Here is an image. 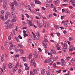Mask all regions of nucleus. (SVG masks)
Here are the masks:
<instances>
[{
	"mask_svg": "<svg viewBox=\"0 0 75 75\" xmlns=\"http://www.w3.org/2000/svg\"><path fill=\"white\" fill-rule=\"evenodd\" d=\"M63 47H64L62 49V50L64 52H65L67 51V48H68V45H67V44L64 43Z\"/></svg>",
	"mask_w": 75,
	"mask_h": 75,
	"instance_id": "1",
	"label": "nucleus"
},
{
	"mask_svg": "<svg viewBox=\"0 0 75 75\" xmlns=\"http://www.w3.org/2000/svg\"><path fill=\"white\" fill-rule=\"evenodd\" d=\"M34 53V57L36 58H40V54H37V53L36 52H35Z\"/></svg>",
	"mask_w": 75,
	"mask_h": 75,
	"instance_id": "2",
	"label": "nucleus"
},
{
	"mask_svg": "<svg viewBox=\"0 0 75 75\" xmlns=\"http://www.w3.org/2000/svg\"><path fill=\"white\" fill-rule=\"evenodd\" d=\"M61 64H62L63 67H64V66H66L67 64H66V62L65 61V60H64L63 59H62L61 60Z\"/></svg>",
	"mask_w": 75,
	"mask_h": 75,
	"instance_id": "3",
	"label": "nucleus"
},
{
	"mask_svg": "<svg viewBox=\"0 0 75 75\" xmlns=\"http://www.w3.org/2000/svg\"><path fill=\"white\" fill-rule=\"evenodd\" d=\"M11 17L13 18H16V15L15 13L13 12H11L10 14Z\"/></svg>",
	"mask_w": 75,
	"mask_h": 75,
	"instance_id": "4",
	"label": "nucleus"
},
{
	"mask_svg": "<svg viewBox=\"0 0 75 75\" xmlns=\"http://www.w3.org/2000/svg\"><path fill=\"white\" fill-rule=\"evenodd\" d=\"M15 5L16 7H18V4L16 1H14L13 3Z\"/></svg>",
	"mask_w": 75,
	"mask_h": 75,
	"instance_id": "5",
	"label": "nucleus"
},
{
	"mask_svg": "<svg viewBox=\"0 0 75 75\" xmlns=\"http://www.w3.org/2000/svg\"><path fill=\"white\" fill-rule=\"evenodd\" d=\"M37 24L39 27V28H41V23L39 21H37Z\"/></svg>",
	"mask_w": 75,
	"mask_h": 75,
	"instance_id": "6",
	"label": "nucleus"
},
{
	"mask_svg": "<svg viewBox=\"0 0 75 75\" xmlns=\"http://www.w3.org/2000/svg\"><path fill=\"white\" fill-rule=\"evenodd\" d=\"M9 12H7L5 15V20H7L8 18V14H9L8 13Z\"/></svg>",
	"mask_w": 75,
	"mask_h": 75,
	"instance_id": "7",
	"label": "nucleus"
},
{
	"mask_svg": "<svg viewBox=\"0 0 75 75\" xmlns=\"http://www.w3.org/2000/svg\"><path fill=\"white\" fill-rule=\"evenodd\" d=\"M35 3L36 4H41V2L40 1H37V0H35Z\"/></svg>",
	"mask_w": 75,
	"mask_h": 75,
	"instance_id": "8",
	"label": "nucleus"
},
{
	"mask_svg": "<svg viewBox=\"0 0 75 75\" xmlns=\"http://www.w3.org/2000/svg\"><path fill=\"white\" fill-rule=\"evenodd\" d=\"M4 56L3 55V54H2V56L1 58V61L3 62L4 61Z\"/></svg>",
	"mask_w": 75,
	"mask_h": 75,
	"instance_id": "9",
	"label": "nucleus"
},
{
	"mask_svg": "<svg viewBox=\"0 0 75 75\" xmlns=\"http://www.w3.org/2000/svg\"><path fill=\"white\" fill-rule=\"evenodd\" d=\"M32 38L33 40H35V41H37V40H39V39H38V38L35 37H33V38Z\"/></svg>",
	"mask_w": 75,
	"mask_h": 75,
	"instance_id": "10",
	"label": "nucleus"
},
{
	"mask_svg": "<svg viewBox=\"0 0 75 75\" xmlns=\"http://www.w3.org/2000/svg\"><path fill=\"white\" fill-rule=\"evenodd\" d=\"M11 2L10 3V6H11V7L12 9V10L13 11H14V5L11 6L10 5Z\"/></svg>",
	"mask_w": 75,
	"mask_h": 75,
	"instance_id": "11",
	"label": "nucleus"
},
{
	"mask_svg": "<svg viewBox=\"0 0 75 75\" xmlns=\"http://www.w3.org/2000/svg\"><path fill=\"white\" fill-rule=\"evenodd\" d=\"M8 67L11 69L12 68V64L11 63H9L8 64Z\"/></svg>",
	"mask_w": 75,
	"mask_h": 75,
	"instance_id": "12",
	"label": "nucleus"
},
{
	"mask_svg": "<svg viewBox=\"0 0 75 75\" xmlns=\"http://www.w3.org/2000/svg\"><path fill=\"white\" fill-rule=\"evenodd\" d=\"M65 12L66 13H67L68 14H69L70 13V11L66 9L65 10Z\"/></svg>",
	"mask_w": 75,
	"mask_h": 75,
	"instance_id": "13",
	"label": "nucleus"
},
{
	"mask_svg": "<svg viewBox=\"0 0 75 75\" xmlns=\"http://www.w3.org/2000/svg\"><path fill=\"white\" fill-rule=\"evenodd\" d=\"M41 74L42 75H44V73H45V69H42V71L41 72Z\"/></svg>",
	"mask_w": 75,
	"mask_h": 75,
	"instance_id": "14",
	"label": "nucleus"
},
{
	"mask_svg": "<svg viewBox=\"0 0 75 75\" xmlns=\"http://www.w3.org/2000/svg\"><path fill=\"white\" fill-rule=\"evenodd\" d=\"M36 35L38 37V38L40 37V34H39V33H38V31L36 32Z\"/></svg>",
	"mask_w": 75,
	"mask_h": 75,
	"instance_id": "15",
	"label": "nucleus"
},
{
	"mask_svg": "<svg viewBox=\"0 0 75 75\" xmlns=\"http://www.w3.org/2000/svg\"><path fill=\"white\" fill-rule=\"evenodd\" d=\"M30 5L32 7H34L35 6V4H34V3L33 2H31L30 3Z\"/></svg>",
	"mask_w": 75,
	"mask_h": 75,
	"instance_id": "16",
	"label": "nucleus"
},
{
	"mask_svg": "<svg viewBox=\"0 0 75 75\" xmlns=\"http://www.w3.org/2000/svg\"><path fill=\"white\" fill-rule=\"evenodd\" d=\"M38 15L39 17H40V18H42V15H41V13H38Z\"/></svg>",
	"mask_w": 75,
	"mask_h": 75,
	"instance_id": "17",
	"label": "nucleus"
},
{
	"mask_svg": "<svg viewBox=\"0 0 75 75\" xmlns=\"http://www.w3.org/2000/svg\"><path fill=\"white\" fill-rule=\"evenodd\" d=\"M15 40H16V41L17 42H20V40H19V39L17 37H15Z\"/></svg>",
	"mask_w": 75,
	"mask_h": 75,
	"instance_id": "18",
	"label": "nucleus"
},
{
	"mask_svg": "<svg viewBox=\"0 0 75 75\" xmlns=\"http://www.w3.org/2000/svg\"><path fill=\"white\" fill-rule=\"evenodd\" d=\"M53 68L55 67L56 68L58 67L57 66V64H55V63L53 64Z\"/></svg>",
	"mask_w": 75,
	"mask_h": 75,
	"instance_id": "19",
	"label": "nucleus"
},
{
	"mask_svg": "<svg viewBox=\"0 0 75 75\" xmlns=\"http://www.w3.org/2000/svg\"><path fill=\"white\" fill-rule=\"evenodd\" d=\"M19 50L20 51V52H21V54H24V51L22 50L21 49H19Z\"/></svg>",
	"mask_w": 75,
	"mask_h": 75,
	"instance_id": "20",
	"label": "nucleus"
},
{
	"mask_svg": "<svg viewBox=\"0 0 75 75\" xmlns=\"http://www.w3.org/2000/svg\"><path fill=\"white\" fill-rule=\"evenodd\" d=\"M58 57H55L54 58H53V61H57Z\"/></svg>",
	"mask_w": 75,
	"mask_h": 75,
	"instance_id": "21",
	"label": "nucleus"
},
{
	"mask_svg": "<svg viewBox=\"0 0 75 75\" xmlns=\"http://www.w3.org/2000/svg\"><path fill=\"white\" fill-rule=\"evenodd\" d=\"M75 61V58H73L72 59L71 62V63H74Z\"/></svg>",
	"mask_w": 75,
	"mask_h": 75,
	"instance_id": "22",
	"label": "nucleus"
},
{
	"mask_svg": "<svg viewBox=\"0 0 75 75\" xmlns=\"http://www.w3.org/2000/svg\"><path fill=\"white\" fill-rule=\"evenodd\" d=\"M10 20L9 19L6 22L4 23V24H7V23H9V22H10Z\"/></svg>",
	"mask_w": 75,
	"mask_h": 75,
	"instance_id": "23",
	"label": "nucleus"
},
{
	"mask_svg": "<svg viewBox=\"0 0 75 75\" xmlns=\"http://www.w3.org/2000/svg\"><path fill=\"white\" fill-rule=\"evenodd\" d=\"M44 47H45V48H47V43H43L42 44Z\"/></svg>",
	"mask_w": 75,
	"mask_h": 75,
	"instance_id": "24",
	"label": "nucleus"
},
{
	"mask_svg": "<svg viewBox=\"0 0 75 75\" xmlns=\"http://www.w3.org/2000/svg\"><path fill=\"white\" fill-rule=\"evenodd\" d=\"M18 47H20V48H23V46H22V45H21V44H18Z\"/></svg>",
	"mask_w": 75,
	"mask_h": 75,
	"instance_id": "25",
	"label": "nucleus"
},
{
	"mask_svg": "<svg viewBox=\"0 0 75 75\" xmlns=\"http://www.w3.org/2000/svg\"><path fill=\"white\" fill-rule=\"evenodd\" d=\"M7 1V0H4L3 2V4H6Z\"/></svg>",
	"mask_w": 75,
	"mask_h": 75,
	"instance_id": "26",
	"label": "nucleus"
},
{
	"mask_svg": "<svg viewBox=\"0 0 75 75\" xmlns=\"http://www.w3.org/2000/svg\"><path fill=\"white\" fill-rule=\"evenodd\" d=\"M16 19H12L11 20V23H14V22H16Z\"/></svg>",
	"mask_w": 75,
	"mask_h": 75,
	"instance_id": "27",
	"label": "nucleus"
},
{
	"mask_svg": "<svg viewBox=\"0 0 75 75\" xmlns=\"http://www.w3.org/2000/svg\"><path fill=\"white\" fill-rule=\"evenodd\" d=\"M54 27H55L56 28H57V29H59V26L58 25H55Z\"/></svg>",
	"mask_w": 75,
	"mask_h": 75,
	"instance_id": "28",
	"label": "nucleus"
},
{
	"mask_svg": "<svg viewBox=\"0 0 75 75\" xmlns=\"http://www.w3.org/2000/svg\"><path fill=\"white\" fill-rule=\"evenodd\" d=\"M11 34L13 35H14L15 34V31L14 30L12 31L11 33Z\"/></svg>",
	"mask_w": 75,
	"mask_h": 75,
	"instance_id": "29",
	"label": "nucleus"
},
{
	"mask_svg": "<svg viewBox=\"0 0 75 75\" xmlns=\"http://www.w3.org/2000/svg\"><path fill=\"white\" fill-rule=\"evenodd\" d=\"M27 8H28V9L30 10L31 11V6H28V7H27Z\"/></svg>",
	"mask_w": 75,
	"mask_h": 75,
	"instance_id": "30",
	"label": "nucleus"
},
{
	"mask_svg": "<svg viewBox=\"0 0 75 75\" xmlns=\"http://www.w3.org/2000/svg\"><path fill=\"white\" fill-rule=\"evenodd\" d=\"M18 65H19V62H18L17 64H16L15 68H17V67H18Z\"/></svg>",
	"mask_w": 75,
	"mask_h": 75,
	"instance_id": "31",
	"label": "nucleus"
},
{
	"mask_svg": "<svg viewBox=\"0 0 75 75\" xmlns=\"http://www.w3.org/2000/svg\"><path fill=\"white\" fill-rule=\"evenodd\" d=\"M0 18L2 20H3L4 19V16L3 15H1L0 16Z\"/></svg>",
	"mask_w": 75,
	"mask_h": 75,
	"instance_id": "32",
	"label": "nucleus"
},
{
	"mask_svg": "<svg viewBox=\"0 0 75 75\" xmlns=\"http://www.w3.org/2000/svg\"><path fill=\"white\" fill-rule=\"evenodd\" d=\"M29 25H30V26H32V25H33V24H32V23L31 21H29Z\"/></svg>",
	"mask_w": 75,
	"mask_h": 75,
	"instance_id": "33",
	"label": "nucleus"
},
{
	"mask_svg": "<svg viewBox=\"0 0 75 75\" xmlns=\"http://www.w3.org/2000/svg\"><path fill=\"white\" fill-rule=\"evenodd\" d=\"M46 41H47V40L45 39L42 42L43 44H47V43H46Z\"/></svg>",
	"mask_w": 75,
	"mask_h": 75,
	"instance_id": "34",
	"label": "nucleus"
},
{
	"mask_svg": "<svg viewBox=\"0 0 75 75\" xmlns=\"http://www.w3.org/2000/svg\"><path fill=\"white\" fill-rule=\"evenodd\" d=\"M69 41H71V40H73L72 39V37H70L69 38Z\"/></svg>",
	"mask_w": 75,
	"mask_h": 75,
	"instance_id": "35",
	"label": "nucleus"
},
{
	"mask_svg": "<svg viewBox=\"0 0 75 75\" xmlns=\"http://www.w3.org/2000/svg\"><path fill=\"white\" fill-rule=\"evenodd\" d=\"M28 34L25 33L23 35V36L24 37H28Z\"/></svg>",
	"mask_w": 75,
	"mask_h": 75,
	"instance_id": "36",
	"label": "nucleus"
},
{
	"mask_svg": "<svg viewBox=\"0 0 75 75\" xmlns=\"http://www.w3.org/2000/svg\"><path fill=\"white\" fill-rule=\"evenodd\" d=\"M31 57H32V55L30 54L28 58L29 59H31Z\"/></svg>",
	"mask_w": 75,
	"mask_h": 75,
	"instance_id": "37",
	"label": "nucleus"
},
{
	"mask_svg": "<svg viewBox=\"0 0 75 75\" xmlns=\"http://www.w3.org/2000/svg\"><path fill=\"white\" fill-rule=\"evenodd\" d=\"M25 70H28L29 69V67L27 66L25 67Z\"/></svg>",
	"mask_w": 75,
	"mask_h": 75,
	"instance_id": "38",
	"label": "nucleus"
},
{
	"mask_svg": "<svg viewBox=\"0 0 75 75\" xmlns=\"http://www.w3.org/2000/svg\"><path fill=\"white\" fill-rule=\"evenodd\" d=\"M46 73L47 74V75H50V73L48 71H46Z\"/></svg>",
	"mask_w": 75,
	"mask_h": 75,
	"instance_id": "39",
	"label": "nucleus"
},
{
	"mask_svg": "<svg viewBox=\"0 0 75 75\" xmlns=\"http://www.w3.org/2000/svg\"><path fill=\"white\" fill-rule=\"evenodd\" d=\"M11 36H8V39L9 40H11Z\"/></svg>",
	"mask_w": 75,
	"mask_h": 75,
	"instance_id": "40",
	"label": "nucleus"
},
{
	"mask_svg": "<svg viewBox=\"0 0 75 75\" xmlns=\"http://www.w3.org/2000/svg\"><path fill=\"white\" fill-rule=\"evenodd\" d=\"M8 43V42H7V41H5L4 43V45H5V46H6V45H7V44Z\"/></svg>",
	"mask_w": 75,
	"mask_h": 75,
	"instance_id": "41",
	"label": "nucleus"
},
{
	"mask_svg": "<svg viewBox=\"0 0 75 75\" xmlns=\"http://www.w3.org/2000/svg\"><path fill=\"white\" fill-rule=\"evenodd\" d=\"M51 60H50V59H48L47 60V63H48L49 64V63H50V62H51Z\"/></svg>",
	"mask_w": 75,
	"mask_h": 75,
	"instance_id": "42",
	"label": "nucleus"
},
{
	"mask_svg": "<svg viewBox=\"0 0 75 75\" xmlns=\"http://www.w3.org/2000/svg\"><path fill=\"white\" fill-rule=\"evenodd\" d=\"M67 5V4H62L61 5V6L62 7H63V6H66Z\"/></svg>",
	"mask_w": 75,
	"mask_h": 75,
	"instance_id": "43",
	"label": "nucleus"
},
{
	"mask_svg": "<svg viewBox=\"0 0 75 75\" xmlns=\"http://www.w3.org/2000/svg\"><path fill=\"white\" fill-rule=\"evenodd\" d=\"M14 58L15 61H17V57H14Z\"/></svg>",
	"mask_w": 75,
	"mask_h": 75,
	"instance_id": "44",
	"label": "nucleus"
},
{
	"mask_svg": "<svg viewBox=\"0 0 75 75\" xmlns=\"http://www.w3.org/2000/svg\"><path fill=\"white\" fill-rule=\"evenodd\" d=\"M18 72H19V73H20V74H21V69H19L18 70Z\"/></svg>",
	"mask_w": 75,
	"mask_h": 75,
	"instance_id": "45",
	"label": "nucleus"
},
{
	"mask_svg": "<svg viewBox=\"0 0 75 75\" xmlns=\"http://www.w3.org/2000/svg\"><path fill=\"white\" fill-rule=\"evenodd\" d=\"M18 37L20 39H23V38L21 37V36L20 35H19L18 36Z\"/></svg>",
	"mask_w": 75,
	"mask_h": 75,
	"instance_id": "46",
	"label": "nucleus"
},
{
	"mask_svg": "<svg viewBox=\"0 0 75 75\" xmlns=\"http://www.w3.org/2000/svg\"><path fill=\"white\" fill-rule=\"evenodd\" d=\"M64 25L65 27H67V26H68V25H67V23H65L64 24Z\"/></svg>",
	"mask_w": 75,
	"mask_h": 75,
	"instance_id": "47",
	"label": "nucleus"
},
{
	"mask_svg": "<svg viewBox=\"0 0 75 75\" xmlns=\"http://www.w3.org/2000/svg\"><path fill=\"white\" fill-rule=\"evenodd\" d=\"M56 34H57V35H58V36H59V35H60V33H56Z\"/></svg>",
	"mask_w": 75,
	"mask_h": 75,
	"instance_id": "48",
	"label": "nucleus"
},
{
	"mask_svg": "<svg viewBox=\"0 0 75 75\" xmlns=\"http://www.w3.org/2000/svg\"><path fill=\"white\" fill-rule=\"evenodd\" d=\"M70 2L71 4H73V3H74V1L73 0H71Z\"/></svg>",
	"mask_w": 75,
	"mask_h": 75,
	"instance_id": "49",
	"label": "nucleus"
},
{
	"mask_svg": "<svg viewBox=\"0 0 75 75\" xmlns=\"http://www.w3.org/2000/svg\"><path fill=\"white\" fill-rule=\"evenodd\" d=\"M52 54H56V51L54 50L52 52Z\"/></svg>",
	"mask_w": 75,
	"mask_h": 75,
	"instance_id": "50",
	"label": "nucleus"
},
{
	"mask_svg": "<svg viewBox=\"0 0 75 75\" xmlns=\"http://www.w3.org/2000/svg\"><path fill=\"white\" fill-rule=\"evenodd\" d=\"M57 50H61V48L59 47H57Z\"/></svg>",
	"mask_w": 75,
	"mask_h": 75,
	"instance_id": "51",
	"label": "nucleus"
},
{
	"mask_svg": "<svg viewBox=\"0 0 75 75\" xmlns=\"http://www.w3.org/2000/svg\"><path fill=\"white\" fill-rule=\"evenodd\" d=\"M3 6L4 8H5L6 6V4H3Z\"/></svg>",
	"mask_w": 75,
	"mask_h": 75,
	"instance_id": "52",
	"label": "nucleus"
},
{
	"mask_svg": "<svg viewBox=\"0 0 75 75\" xmlns=\"http://www.w3.org/2000/svg\"><path fill=\"white\" fill-rule=\"evenodd\" d=\"M30 74L31 75H34V74L32 71H30Z\"/></svg>",
	"mask_w": 75,
	"mask_h": 75,
	"instance_id": "53",
	"label": "nucleus"
},
{
	"mask_svg": "<svg viewBox=\"0 0 75 75\" xmlns=\"http://www.w3.org/2000/svg\"><path fill=\"white\" fill-rule=\"evenodd\" d=\"M19 50L17 49H15V51L16 52H18Z\"/></svg>",
	"mask_w": 75,
	"mask_h": 75,
	"instance_id": "54",
	"label": "nucleus"
},
{
	"mask_svg": "<svg viewBox=\"0 0 75 75\" xmlns=\"http://www.w3.org/2000/svg\"><path fill=\"white\" fill-rule=\"evenodd\" d=\"M51 42H55V43H57V42H55L53 40H50Z\"/></svg>",
	"mask_w": 75,
	"mask_h": 75,
	"instance_id": "55",
	"label": "nucleus"
},
{
	"mask_svg": "<svg viewBox=\"0 0 75 75\" xmlns=\"http://www.w3.org/2000/svg\"><path fill=\"white\" fill-rule=\"evenodd\" d=\"M69 58H70V57H66V59L67 60H69Z\"/></svg>",
	"mask_w": 75,
	"mask_h": 75,
	"instance_id": "56",
	"label": "nucleus"
},
{
	"mask_svg": "<svg viewBox=\"0 0 75 75\" xmlns=\"http://www.w3.org/2000/svg\"><path fill=\"white\" fill-rule=\"evenodd\" d=\"M22 58H23V60L24 61H25V59H26L25 57H22Z\"/></svg>",
	"mask_w": 75,
	"mask_h": 75,
	"instance_id": "57",
	"label": "nucleus"
},
{
	"mask_svg": "<svg viewBox=\"0 0 75 75\" xmlns=\"http://www.w3.org/2000/svg\"><path fill=\"white\" fill-rule=\"evenodd\" d=\"M19 57V55L18 54L17 55H16L15 57H16V58H17V57Z\"/></svg>",
	"mask_w": 75,
	"mask_h": 75,
	"instance_id": "58",
	"label": "nucleus"
},
{
	"mask_svg": "<svg viewBox=\"0 0 75 75\" xmlns=\"http://www.w3.org/2000/svg\"><path fill=\"white\" fill-rule=\"evenodd\" d=\"M70 17H72V18H75V17L74 16V15H71L70 16Z\"/></svg>",
	"mask_w": 75,
	"mask_h": 75,
	"instance_id": "59",
	"label": "nucleus"
},
{
	"mask_svg": "<svg viewBox=\"0 0 75 75\" xmlns=\"http://www.w3.org/2000/svg\"><path fill=\"white\" fill-rule=\"evenodd\" d=\"M26 28H27V27L25 26L23 28V29L24 30V29H26Z\"/></svg>",
	"mask_w": 75,
	"mask_h": 75,
	"instance_id": "60",
	"label": "nucleus"
},
{
	"mask_svg": "<svg viewBox=\"0 0 75 75\" xmlns=\"http://www.w3.org/2000/svg\"><path fill=\"white\" fill-rule=\"evenodd\" d=\"M10 45L11 46V47H13L14 46V45H13V44Z\"/></svg>",
	"mask_w": 75,
	"mask_h": 75,
	"instance_id": "61",
	"label": "nucleus"
},
{
	"mask_svg": "<svg viewBox=\"0 0 75 75\" xmlns=\"http://www.w3.org/2000/svg\"><path fill=\"white\" fill-rule=\"evenodd\" d=\"M24 65L25 66V67H28V65L26 63H25L24 64Z\"/></svg>",
	"mask_w": 75,
	"mask_h": 75,
	"instance_id": "62",
	"label": "nucleus"
},
{
	"mask_svg": "<svg viewBox=\"0 0 75 75\" xmlns=\"http://www.w3.org/2000/svg\"><path fill=\"white\" fill-rule=\"evenodd\" d=\"M52 17V14H50V16H49V18H51V17Z\"/></svg>",
	"mask_w": 75,
	"mask_h": 75,
	"instance_id": "63",
	"label": "nucleus"
},
{
	"mask_svg": "<svg viewBox=\"0 0 75 75\" xmlns=\"http://www.w3.org/2000/svg\"><path fill=\"white\" fill-rule=\"evenodd\" d=\"M3 73L2 72L0 71V75H3Z\"/></svg>",
	"mask_w": 75,
	"mask_h": 75,
	"instance_id": "64",
	"label": "nucleus"
}]
</instances>
